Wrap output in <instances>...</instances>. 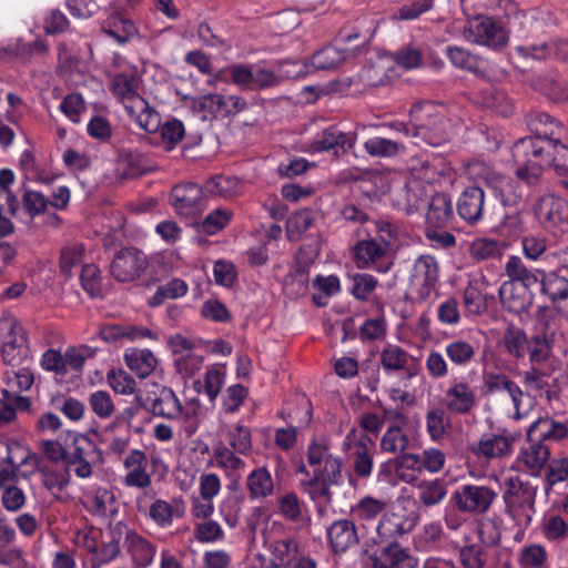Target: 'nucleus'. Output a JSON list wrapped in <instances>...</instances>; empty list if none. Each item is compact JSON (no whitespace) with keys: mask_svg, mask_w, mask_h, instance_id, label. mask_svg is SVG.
<instances>
[{"mask_svg":"<svg viewBox=\"0 0 568 568\" xmlns=\"http://www.w3.org/2000/svg\"><path fill=\"white\" fill-rule=\"evenodd\" d=\"M389 126L415 145L426 143L440 146L449 141L448 120L432 102L415 103L409 111L408 122L395 121Z\"/></svg>","mask_w":568,"mask_h":568,"instance_id":"nucleus-1","label":"nucleus"},{"mask_svg":"<svg viewBox=\"0 0 568 568\" xmlns=\"http://www.w3.org/2000/svg\"><path fill=\"white\" fill-rule=\"evenodd\" d=\"M140 79L133 73L116 74L111 84L114 97L123 104L129 116L145 131L159 128L160 115L140 93Z\"/></svg>","mask_w":568,"mask_h":568,"instance_id":"nucleus-2","label":"nucleus"},{"mask_svg":"<svg viewBox=\"0 0 568 568\" xmlns=\"http://www.w3.org/2000/svg\"><path fill=\"white\" fill-rule=\"evenodd\" d=\"M39 470V457L17 440L7 444L6 457H0V487L29 479Z\"/></svg>","mask_w":568,"mask_h":568,"instance_id":"nucleus-3","label":"nucleus"},{"mask_svg":"<svg viewBox=\"0 0 568 568\" xmlns=\"http://www.w3.org/2000/svg\"><path fill=\"white\" fill-rule=\"evenodd\" d=\"M0 341L1 356L6 364L19 366L30 357L26 331L11 314L0 317Z\"/></svg>","mask_w":568,"mask_h":568,"instance_id":"nucleus-4","label":"nucleus"},{"mask_svg":"<svg viewBox=\"0 0 568 568\" xmlns=\"http://www.w3.org/2000/svg\"><path fill=\"white\" fill-rule=\"evenodd\" d=\"M476 175L478 182L499 201L503 211L526 206L520 186L510 176L487 165H481Z\"/></svg>","mask_w":568,"mask_h":568,"instance_id":"nucleus-5","label":"nucleus"},{"mask_svg":"<svg viewBox=\"0 0 568 568\" xmlns=\"http://www.w3.org/2000/svg\"><path fill=\"white\" fill-rule=\"evenodd\" d=\"M504 501L506 513L511 517L525 515L527 510L534 511L537 487L520 476H509L505 479Z\"/></svg>","mask_w":568,"mask_h":568,"instance_id":"nucleus-6","label":"nucleus"},{"mask_svg":"<svg viewBox=\"0 0 568 568\" xmlns=\"http://www.w3.org/2000/svg\"><path fill=\"white\" fill-rule=\"evenodd\" d=\"M136 505L140 513H144L148 519L162 529L171 527L173 521L182 518L186 511V504L181 496L156 498L149 506L145 505L143 496L136 498Z\"/></svg>","mask_w":568,"mask_h":568,"instance_id":"nucleus-7","label":"nucleus"},{"mask_svg":"<svg viewBox=\"0 0 568 568\" xmlns=\"http://www.w3.org/2000/svg\"><path fill=\"white\" fill-rule=\"evenodd\" d=\"M547 312L546 306L537 308L535 333L528 338L527 352L532 364L546 363L551 354L554 333L550 332L551 316Z\"/></svg>","mask_w":568,"mask_h":568,"instance_id":"nucleus-8","label":"nucleus"},{"mask_svg":"<svg viewBox=\"0 0 568 568\" xmlns=\"http://www.w3.org/2000/svg\"><path fill=\"white\" fill-rule=\"evenodd\" d=\"M497 494L489 487L464 485L450 497V505L463 513L485 514Z\"/></svg>","mask_w":568,"mask_h":568,"instance_id":"nucleus-9","label":"nucleus"},{"mask_svg":"<svg viewBox=\"0 0 568 568\" xmlns=\"http://www.w3.org/2000/svg\"><path fill=\"white\" fill-rule=\"evenodd\" d=\"M148 265L149 261L143 252L134 247H125L114 255L110 272L119 282H132L144 273Z\"/></svg>","mask_w":568,"mask_h":568,"instance_id":"nucleus-10","label":"nucleus"},{"mask_svg":"<svg viewBox=\"0 0 568 568\" xmlns=\"http://www.w3.org/2000/svg\"><path fill=\"white\" fill-rule=\"evenodd\" d=\"M344 446L352 449L354 471L358 477L366 478L372 474L373 469V452L375 442L366 434L356 435L353 428L344 440Z\"/></svg>","mask_w":568,"mask_h":568,"instance_id":"nucleus-11","label":"nucleus"},{"mask_svg":"<svg viewBox=\"0 0 568 568\" xmlns=\"http://www.w3.org/2000/svg\"><path fill=\"white\" fill-rule=\"evenodd\" d=\"M467 38H474L478 44L499 49L506 45L508 38L506 31L489 17H477L465 28Z\"/></svg>","mask_w":568,"mask_h":568,"instance_id":"nucleus-12","label":"nucleus"},{"mask_svg":"<svg viewBox=\"0 0 568 568\" xmlns=\"http://www.w3.org/2000/svg\"><path fill=\"white\" fill-rule=\"evenodd\" d=\"M170 201L180 215H194L205 206L203 190L195 183H182L171 191Z\"/></svg>","mask_w":568,"mask_h":568,"instance_id":"nucleus-13","label":"nucleus"},{"mask_svg":"<svg viewBox=\"0 0 568 568\" xmlns=\"http://www.w3.org/2000/svg\"><path fill=\"white\" fill-rule=\"evenodd\" d=\"M484 185L476 181L466 186L459 194L456 209L458 215L467 223L474 225L481 220L485 205V191Z\"/></svg>","mask_w":568,"mask_h":568,"instance_id":"nucleus-14","label":"nucleus"},{"mask_svg":"<svg viewBox=\"0 0 568 568\" xmlns=\"http://www.w3.org/2000/svg\"><path fill=\"white\" fill-rule=\"evenodd\" d=\"M123 466L126 470L122 480L124 486L145 489L151 485L152 479L148 473V457L143 450H130L123 459Z\"/></svg>","mask_w":568,"mask_h":568,"instance_id":"nucleus-15","label":"nucleus"},{"mask_svg":"<svg viewBox=\"0 0 568 568\" xmlns=\"http://www.w3.org/2000/svg\"><path fill=\"white\" fill-rule=\"evenodd\" d=\"M352 134L341 131L336 125L326 128L317 133L311 143L314 152L334 151L335 155L345 154L354 144Z\"/></svg>","mask_w":568,"mask_h":568,"instance_id":"nucleus-16","label":"nucleus"},{"mask_svg":"<svg viewBox=\"0 0 568 568\" xmlns=\"http://www.w3.org/2000/svg\"><path fill=\"white\" fill-rule=\"evenodd\" d=\"M372 568H417L418 561L394 539L383 547L381 556H373Z\"/></svg>","mask_w":568,"mask_h":568,"instance_id":"nucleus-17","label":"nucleus"},{"mask_svg":"<svg viewBox=\"0 0 568 568\" xmlns=\"http://www.w3.org/2000/svg\"><path fill=\"white\" fill-rule=\"evenodd\" d=\"M94 449V445L84 436L74 439L73 452L67 458L64 468L68 475L73 473L77 477L85 479L92 476V465L88 460L89 452Z\"/></svg>","mask_w":568,"mask_h":568,"instance_id":"nucleus-18","label":"nucleus"},{"mask_svg":"<svg viewBox=\"0 0 568 568\" xmlns=\"http://www.w3.org/2000/svg\"><path fill=\"white\" fill-rule=\"evenodd\" d=\"M540 267H527L519 256L511 255L505 265V272L509 277L508 282L521 284L524 291L530 290L534 285L539 284L544 274Z\"/></svg>","mask_w":568,"mask_h":568,"instance_id":"nucleus-19","label":"nucleus"},{"mask_svg":"<svg viewBox=\"0 0 568 568\" xmlns=\"http://www.w3.org/2000/svg\"><path fill=\"white\" fill-rule=\"evenodd\" d=\"M327 539L334 554L345 552L358 541L354 523L348 519L334 521L327 529Z\"/></svg>","mask_w":568,"mask_h":568,"instance_id":"nucleus-20","label":"nucleus"},{"mask_svg":"<svg viewBox=\"0 0 568 568\" xmlns=\"http://www.w3.org/2000/svg\"><path fill=\"white\" fill-rule=\"evenodd\" d=\"M568 270L564 266L554 271H544L540 280V293L547 295L552 303L568 300Z\"/></svg>","mask_w":568,"mask_h":568,"instance_id":"nucleus-21","label":"nucleus"},{"mask_svg":"<svg viewBox=\"0 0 568 568\" xmlns=\"http://www.w3.org/2000/svg\"><path fill=\"white\" fill-rule=\"evenodd\" d=\"M448 398L446 407L450 413L467 415L476 406V394L474 389L465 382L454 383L446 390Z\"/></svg>","mask_w":568,"mask_h":568,"instance_id":"nucleus-22","label":"nucleus"},{"mask_svg":"<svg viewBox=\"0 0 568 568\" xmlns=\"http://www.w3.org/2000/svg\"><path fill=\"white\" fill-rule=\"evenodd\" d=\"M199 106L212 114L229 115L243 110L245 100L235 95L205 94L199 99Z\"/></svg>","mask_w":568,"mask_h":568,"instance_id":"nucleus-23","label":"nucleus"},{"mask_svg":"<svg viewBox=\"0 0 568 568\" xmlns=\"http://www.w3.org/2000/svg\"><path fill=\"white\" fill-rule=\"evenodd\" d=\"M555 140L556 138L525 136L519 139L516 143L520 155L526 156L530 154V156L549 169L551 165L550 156L555 148Z\"/></svg>","mask_w":568,"mask_h":568,"instance_id":"nucleus-24","label":"nucleus"},{"mask_svg":"<svg viewBox=\"0 0 568 568\" xmlns=\"http://www.w3.org/2000/svg\"><path fill=\"white\" fill-rule=\"evenodd\" d=\"M213 457L216 466L223 468L225 475L231 479L230 488L237 489L239 480L246 468L245 462L222 445L214 448Z\"/></svg>","mask_w":568,"mask_h":568,"instance_id":"nucleus-25","label":"nucleus"},{"mask_svg":"<svg viewBox=\"0 0 568 568\" xmlns=\"http://www.w3.org/2000/svg\"><path fill=\"white\" fill-rule=\"evenodd\" d=\"M503 307L513 314L520 315L527 312L531 305V295L523 288L518 290L513 282H505L498 290Z\"/></svg>","mask_w":568,"mask_h":568,"instance_id":"nucleus-26","label":"nucleus"},{"mask_svg":"<svg viewBox=\"0 0 568 568\" xmlns=\"http://www.w3.org/2000/svg\"><path fill=\"white\" fill-rule=\"evenodd\" d=\"M484 384L486 387V392L488 394H494L498 392H507L513 400V404L516 408L515 417L519 418V406L521 403V397L524 395L521 388L513 382L507 375L503 373H485L484 374Z\"/></svg>","mask_w":568,"mask_h":568,"instance_id":"nucleus-27","label":"nucleus"},{"mask_svg":"<svg viewBox=\"0 0 568 568\" xmlns=\"http://www.w3.org/2000/svg\"><path fill=\"white\" fill-rule=\"evenodd\" d=\"M513 156L516 164L515 175L521 182L528 185H535L539 182L542 172L547 169L538 160L529 155H520L517 143L513 148Z\"/></svg>","mask_w":568,"mask_h":568,"instance_id":"nucleus-28","label":"nucleus"},{"mask_svg":"<svg viewBox=\"0 0 568 568\" xmlns=\"http://www.w3.org/2000/svg\"><path fill=\"white\" fill-rule=\"evenodd\" d=\"M126 366L140 378L148 377L156 367L158 359L148 348H128L124 352Z\"/></svg>","mask_w":568,"mask_h":568,"instance_id":"nucleus-29","label":"nucleus"},{"mask_svg":"<svg viewBox=\"0 0 568 568\" xmlns=\"http://www.w3.org/2000/svg\"><path fill=\"white\" fill-rule=\"evenodd\" d=\"M526 206H518L495 214V227L503 236H518L525 231L524 213Z\"/></svg>","mask_w":568,"mask_h":568,"instance_id":"nucleus-30","label":"nucleus"},{"mask_svg":"<svg viewBox=\"0 0 568 568\" xmlns=\"http://www.w3.org/2000/svg\"><path fill=\"white\" fill-rule=\"evenodd\" d=\"M149 132L154 134L152 143L169 152L173 150L184 136V125L181 121L173 119L162 125L160 122L156 130Z\"/></svg>","mask_w":568,"mask_h":568,"instance_id":"nucleus-31","label":"nucleus"},{"mask_svg":"<svg viewBox=\"0 0 568 568\" xmlns=\"http://www.w3.org/2000/svg\"><path fill=\"white\" fill-rule=\"evenodd\" d=\"M101 338L108 343L120 339L138 341L142 338H156V334L152 331L133 325H108L100 332Z\"/></svg>","mask_w":568,"mask_h":568,"instance_id":"nucleus-32","label":"nucleus"},{"mask_svg":"<svg viewBox=\"0 0 568 568\" xmlns=\"http://www.w3.org/2000/svg\"><path fill=\"white\" fill-rule=\"evenodd\" d=\"M415 481L418 489V499L426 507L438 505L448 493V481L445 478L417 479Z\"/></svg>","mask_w":568,"mask_h":568,"instance_id":"nucleus-33","label":"nucleus"},{"mask_svg":"<svg viewBox=\"0 0 568 568\" xmlns=\"http://www.w3.org/2000/svg\"><path fill=\"white\" fill-rule=\"evenodd\" d=\"M385 244L378 243L376 237L368 236L354 246V256L358 267H365L369 263H378L387 253Z\"/></svg>","mask_w":568,"mask_h":568,"instance_id":"nucleus-34","label":"nucleus"},{"mask_svg":"<svg viewBox=\"0 0 568 568\" xmlns=\"http://www.w3.org/2000/svg\"><path fill=\"white\" fill-rule=\"evenodd\" d=\"M453 206L447 194H435L429 203L426 214L427 224L432 227L440 229L446 225L452 217Z\"/></svg>","mask_w":568,"mask_h":568,"instance_id":"nucleus-35","label":"nucleus"},{"mask_svg":"<svg viewBox=\"0 0 568 568\" xmlns=\"http://www.w3.org/2000/svg\"><path fill=\"white\" fill-rule=\"evenodd\" d=\"M446 55L452 64L458 69L469 71L474 74L485 73V61L464 48L449 45L446 48Z\"/></svg>","mask_w":568,"mask_h":568,"instance_id":"nucleus-36","label":"nucleus"},{"mask_svg":"<svg viewBox=\"0 0 568 568\" xmlns=\"http://www.w3.org/2000/svg\"><path fill=\"white\" fill-rule=\"evenodd\" d=\"M550 458V448L544 442H527L521 448L518 460H521L529 469L540 470Z\"/></svg>","mask_w":568,"mask_h":568,"instance_id":"nucleus-37","label":"nucleus"},{"mask_svg":"<svg viewBox=\"0 0 568 568\" xmlns=\"http://www.w3.org/2000/svg\"><path fill=\"white\" fill-rule=\"evenodd\" d=\"M347 57V49L326 45L312 55L311 63L316 70H331L343 63Z\"/></svg>","mask_w":568,"mask_h":568,"instance_id":"nucleus-38","label":"nucleus"},{"mask_svg":"<svg viewBox=\"0 0 568 568\" xmlns=\"http://www.w3.org/2000/svg\"><path fill=\"white\" fill-rule=\"evenodd\" d=\"M152 409L156 416L175 419L182 414V404L171 388L164 387L153 402Z\"/></svg>","mask_w":568,"mask_h":568,"instance_id":"nucleus-39","label":"nucleus"},{"mask_svg":"<svg viewBox=\"0 0 568 568\" xmlns=\"http://www.w3.org/2000/svg\"><path fill=\"white\" fill-rule=\"evenodd\" d=\"M303 491L306 493L311 499L318 505L320 508H326L332 501V493L328 483L323 479L321 474L314 471L313 477L308 480L301 483Z\"/></svg>","mask_w":568,"mask_h":568,"instance_id":"nucleus-40","label":"nucleus"},{"mask_svg":"<svg viewBox=\"0 0 568 568\" xmlns=\"http://www.w3.org/2000/svg\"><path fill=\"white\" fill-rule=\"evenodd\" d=\"M526 121L531 132L530 136L556 138L555 129H559V125L550 114L541 111H531L528 113Z\"/></svg>","mask_w":568,"mask_h":568,"instance_id":"nucleus-41","label":"nucleus"},{"mask_svg":"<svg viewBox=\"0 0 568 568\" xmlns=\"http://www.w3.org/2000/svg\"><path fill=\"white\" fill-rule=\"evenodd\" d=\"M126 542L129 551L139 566L146 567L153 561L156 548L149 540L136 534H129Z\"/></svg>","mask_w":568,"mask_h":568,"instance_id":"nucleus-42","label":"nucleus"},{"mask_svg":"<svg viewBox=\"0 0 568 568\" xmlns=\"http://www.w3.org/2000/svg\"><path fill=\"white\" fill-rule=\"evenodd\" d=\"M38 471L41 473L43 486L52 494L61 493L70 484L71 476L63 464L44 466Z\"/></svg>","mask_w":568,"mask_h":568,"instance_id":"nucleus-43","label":"nucleus"},{"mask_svg":"<svg viewBox=\"0 0 568 568\" xmlns=\"http://www.w3.org/2000/svg\"><path fill=\"white\" fill-rule=\"evenodd\" d=\"M189 286L185 281L174 277L166 283L158 286L155 293L150 297L149 305L160 306L166 300H176L186 295Z\"/></svg>","mask_w":568,"mask_h":568,"instance_id":"nucleus-44","label":"nucleus"},{"mask_svg":"<svg viewBox=\"0 0 568 568\" xmlns=\"http://www.w3.org/2000/svg\"><path fill=\"white\" fill-rule=\"evenodd\" d=\"M0 398V426H4L13 422L17 417V412H28L31 407V402L26 396H11L8 392H2Z\"/></svg>","mask_w":568,"mask_h":568,"instance_id":"nucleus-45","label":"nucleus"},{"mask_svg":"<svg viewBox=\"0 0 568 568\" xmlns=\"http://www.w3.org/2000/svg\"><path fill=\"white\" fill-rule=\"evenodd\" d=\"M310 271L307 264H297L285 278V291L291 297L304 296L308 291Z\"/></svg>","mask_w":568,"mask_h":568,"instance_id":"nucleus-46","label":"nucleus"},{"mask_svg":"<svg viewBox=\"0 0 568 568\" xmlns=\"http://www.w3.org/2000/svg\"><path fill=\"white\" fill-rule=\"evenodd\" d=\"M478 454L487 458L503 457L509 454V439L506 435H483L478 443Z\"/></svg>","mask_w":568,"mask_h":568,"instance_id":"nucleus-47","label":"nucleus"},{"mask_svg":"<svg viewBox=\"0 0 568 568\" xmlns=\"http://www.w3.org/2000/svg\"><path fill=\"white\" fill-rule=\"evenodd\" d=\"M314 215L311 209L294 212L286 221V234L290 241H297L313 225Z\"/></svg>","mask_w":568,"mask_h":568,"instance_id":"nucleus-48","label":"nucleus"},{"mask_svg":"<svg viewBox=\"0 0 568 568\" xmlns=\"http://www.w3.org/2000/svg\"><path fill=\"white\" fill-rule=\"evenodd\" d=\"M528 337L526 332L515 325H510L504 333V346L509 355L523 358L527 351Z\"/></svg>","mask_w":568,"mask_h":568,"instance_id":"nucleus-49","label":"nucleus"},{"mask_svg":"<svg viewBox=\"0 0 568 568\" xmlns=\"http://www.w3.org/2000/svg\"><path fill=\"white\" fill-rule=\"evenodd\" d=\"M484 284L477 281L469 282L464 291V304L471 314L480 315L487 311V294L480 287Z\"/></svg>","mask_w":568,"mask_h":568,"instance_id":"nucleus-50","label":"nucleus"},{"mask_svg":"<svg viewBox=\"0 0 568 568\" xmlns=\"http://www.w3.org/2000/svg\"><path fill=\"white\" fill-rule=\"evenodd\" d=\"M408 445V437L400 425L389 426L381 439L382 450L392 454H403Z\"/></svg>","mask_w":568,"mask_h":568,"instance_id":"nucleus-51","label":"nucleus"},{"mask_svg":"<svg viewBox=\"0 0 568 568\" xmlns=\"http://www.w3.org/2000/svg\"><path fill=\"white\" fill-rule=\"evenodd\" d=\"M4 379L7 388L2 392H8L11 396H20L19 393L30 389L34 382L33 374L27 368L8 371Z\"/></svg>","mask_w":568,"mask_h":568,"instance_id":"nucleus-52","label":"nucleus"},{"mask_svg":"<svg viewBox=\"0 0 568 568\" xmlns=\"http://www.w3.org/2000/svg\"><path fill=\"white\" fill-rule=\"evenodd\" d=\"M367 236L376 237L378 243L385 244L386 248H390L397 240V227L388 221L372 220L368 225L364 227Z\"/></svg>","mask_w":568,"mask_h":568,"instance_id":"nucleus-53","label":"nucleus"},{"mask_svg":"<svg viewBox=\"0 0 568 568\" xmlns=\"http://www.w3.org/2000/svg\"><path fill=\"white\" fill-rule=\"evenodd\" d=\"M536 88L556 103L568 100V91L565 84L552 75H540L536 80Z\"/></svg>","mask_w":568,"mask_h":568,"instance_id":"nucleus-54","label":"nucleus"},{"mask_svg":"<svg viewBox=\"0 0 568 568\" xmlns=\"http://www.w3.org/2000/svg\"><path fill=\"white\" fill-rule=\"evenodd\" d=\"M21 203L23 212L30 219L45 214L49 209V199L43 193L34 190H26Z\"/></svg>","mask_w":568,"mask_h":568,"instance_id":"nucleus-55","label":"nucleus"},{"mask_svg":"<svg viewBox=\"0 0 568 568\" xmlns=\"http://www.w3.org/2000/svg\"><path fill=\"white\" fill-rule=\"evenodd\" d=\"M90 508L93 513L102 516L116 514L114 494L105 487L97 488L90 498Z\"/></svg>","mask_w":568,"mask_h":568,"instance_id":"nucleus-56","label":"nucleus"},{"mask_svg":"<svg viewBox=\"0 0 568 568\" xmlns=\"http://www.w3.org/2000/svg\"><path fill=\"white\" fill-rule=\"evenodd\" d=\"M476 348L473 344L456 339L447 344L446 355L452 363L460 366L469 364L475 357Z\"/></svg>","mask_w":568,"mask_h":568,"instance_id":"nucleus-57","label":"nucleus"},{"mask_svg":"<svg viewBox=\"0 0 568 568\" xmlns=\"http://www.w3.org/2000/svg\"><path fill=\"white\" fill-rule=\"evenodd\" d=\"M409 358V354L396 345L385 347L381 354V363L386 371L406 369Z\"/></svg>","mask_w":568,"mask_h":568,"instance_id":"nucleus-58","label":"nucleus"},{"mask_svg":"<svg viewBox=\"0 0 568 568\" xmlns=\"http://www.w3.org/2000/svg\"><path fill=\"white\" fill-rule=\"evenodd\" d=\"M364 149L372 156L389 158L398 154L400 144L390 139L375 136L364 143Z\"/></svg>","mask_w":568,"mask_h":568,"instance_id":"nucleus-59","label":"nucleus"},{"mask_svg":"<svg viewBox=\"0 0 568 568\" xmlns=\"http://www.w3.org/2000/svg\"><path fill=\"white\" fill-rule=\"evenodd\" d=\"M273 489L272 476L265 467L251 471V498L266 497L273 493Z\"/></svg>","mask_w":568,"mask_h":568,"instance_id":"nucleus-60","label":"nucleus"},{"mask_svg":"<svg viewBox=\"0 0 568 568\" xmlns=\"http://www.w3.org/2000/svg\"><path fill=\"white\" fill-rule=\"evenodd\" d=\"M59 110L73 123H80L83 113L87 111V103L80 93L65 95Z\"/></svg>","mask_w":568,"mask_h":568,"instance_id":"nucleus-61","label":"nucleus"},{"mask_svg":"<svg viewBox=\"0 0 568 568\" xmlns=\"http://www.w3.org/2000/svg\"><path fill=\"white\" fill-rule=\"evenodd\" d=\"M520 568H545L547 564V552L541 545L525 546L519 556Z\"/></svg>","mask_w":568,"mask_h":568,"instance_id":"nucleus-62","label":"nucleus"},{"mask_svg":"<svg viewBox=\"0 0 568 568\" xmlns=\"http://www.w3.org/2000/svg\"><path fill=\"white\" fill-rule=\"evenodd\" d=\"M237 187L239 181L236 178L223 175H216L210 179L205 184L207 193L221 197L233 196L236 193Z\"/></svg>","mask_w":568,"mask_h":568,"instance_id":"nucleus-63","label":"nucleus"},{"mask_svg":"<svg viewBox=\"0 0 568 568\" xmlns=\"http://www.w3.org/2000/svg\"><path fill=\"white\" fill-rule=\"evenodd\" d=\"M469 254L477 262L499 256V243L491 239H476L469 246Z\"/></svg>","mask_w":568,"mask_h":568,"instance_id":"nucleus-64","label":"nucleus"}]
</instances>
